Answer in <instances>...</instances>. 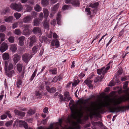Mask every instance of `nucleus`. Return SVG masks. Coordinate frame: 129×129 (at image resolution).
<instances>
[{
    "label": "nucleus",
    "mask_w": 129,
    "mask_h": 129,
    "mask_svg": "<svg viewBox=\"0 0 129 129\" xmlns=\"http://www.w3.org/2000/svg\"><path fill=\"white\" fill-rule=\"evenodd\" d=\"M44 15L43 13L41 12L39 15V18L41 21L43 19Z\"/></svg>",
    "instance_id": "obj_48"
},
{
    "label": "nucleus",
    "mask_w": 129,
    "mask_h": 129,
    "mask_svg": "<svg viewBox=\"0 0 129 129\" xmlns=\"http://www.w3.org/2000/svg\"><path fill=\"white\" fill-rule=\"evenodd\" d=\"M41 4L43 5L46 6L49 4L48 0H42Z\"/></svg>",
    "instance_id": "obj_38"
},
{
    "label": "nucleus",
    "mask_w": 129,
    "mask_h": 129,
    "mask_svg": "<svg viewBox=\"0 0 129 129\" xmlns=\"http://www.w3.org/2000/svg\"><path fill=\"white\" fill-rule=\"evenodd\" d=\"M58 8V4H57L54 6L52 8L51 10L53 11H56Z\"/></svg>",
    "instance_id": "obj_29"
},
{
    "label": "nucleus",
    "mask_w": 129,
    "mask_h": 129,
    "mask_svg": "<svg viewBox=\"0 0 129 129\" xmlns=\"http://www.w3.org/2000/svg\"><path fill=\"white\" fill-rule=\"evenodd\" d=\"M32 31L35 34H40L41 30V28L38 27H35L33 28Z\"/></svg>",
    "instance_id": "obj_14"
},
{
    "label": "nucleus",
    "mask_w": 129,
    "mask_h": 129,
    "mask_svg": "<svg viewBox=\"0 0 129 129\" xmlns=\"http://www.w3.org/2000/svg\"><path fill=\"white\" fill-rule=\"evenodd\" d=\"M73 0H66L65 3L67 4H68L69 3H71L72 4V3L73 1Z\"/></svg>",
    "instance_id": "obj_60"
},
{
    "label": "nucleus",
    "mask_w": 129,
    "mask_h": 129,
    "mask_svg": "<svg viewBox=\"0 0 129 129\" xmlns=\"http://www.w3.org/2000/svg\"><path fill=\"white\" fill-rule=\"evenodd\" d=\"M30 26L29 25L26 24L24 26L23 28V32L24 34L25 35H29L30 34L29 30Z\"/></svg>",
    "instance_id": "obj_6"
},
{
    "label": "nucleus",
    "mask_w": 129,
    "mask_h": 129,
    "mask_svg": "<svg viewBox=\"0 0 129 129\" xmlns=\"http://www.w3.org/2000/svg\"><path fill=\"white\" fill-rule=\"evenodd\" d=\"M51 24L54 26L56 24V21L55 19H53L51 22Z\"/></svg>",
    "instance_id": "obj_55"
},
{
    "label": "nucleus",
    "mask_w": 129,
    "mask_h": 129,
    "mask_svg": "<svg viewBox=\"0 0 129 129\" xmlns=\"http://www.w3.org/2000/svg\"><path fill=\"white\" fill-rule=\"evenodd\" d=\"M61 12H59L57 14V17H56V20L57 22V24L59 25H60V20L61 18Z\"/></svg>",
    "instance_id": "obj_19"
},
{
    "label": "nucleus",
    "mask_w": 129,
    "mask_h": 129,
    "mask_svg": "<svg viewBox=\"0 0 129 129\" xmlns=\"http://www.w3.org/2000/svg\"><path fill=\"white\" fill-rule=\"evenodd\" d=\"M18 25V23L16 22L15 23L13 24L12 28L14 29L16 28Z\"/></svg>",
    "instance_id": "obj_50"
},
{
    "label": "nucleus",
    "mask_w": 129,
    "mask_h": 129,
    "mask_svg": "<svg viewBox=\"0 0 129 129\" xmlns=\"http://www.w3.org/2000/svg\"><path fill=\"white\" fill-rule=\"evenodd\" d=\"M25 39V37L23 36H21L18 38L19 45L20 46H22L24 44V41Z\"/></svg>",
    "instance_id": "obj_15"
},
{
    "label": "nucleus",
    "mask_w": 129,
    "mask_h": 129,
    "mask_svg": "<svg viewBox=\"0 0 129 129\" xmlns=\"http://www.w3.org/2000/svg\"><path fill=\"white\" fill-rule=\"evenodd\" d=\"M88 99L80 100L78 106L77 104L73 103V100H70L69 105L72 113L71 115L72 118L76 120H77L78 121L80 120L78 118L82 117L84 112L86 113H89L90 114L93 115L96 113H100V110H102L101 104L96 107L92 106L88 107L85 106V105L88 103Z\"/></svg>",
    "instance_id": "obj_1"
},
{
    "label": "nucleus",
    "mask_w": 129,
    "mask_h": 129,
    "mask_svg": "<svg viewBox=\"0 0 129 129\" xmlns=\"http://www.w3.org/2000/svg\"><path fill=\"white\" fill-rule=\"evenodd\" d=\"M35 112L34 110H33L32 109H30L28 112L27 114L29 115H31L35 113Z\"/></svg>",
    "instance_id": "obj_43"
},
{
    "label": "nucleus",
    "mask_w": 129,
    "mask_h": 129,
    "mask_svg": "<svg viewBox=\"0 0 129 129\" xmlns=\"http://www.w3.org/2000/svg\"><path fill=\"white\" fill-rule=\"evenodd\" d=\"M34 9L35 11L37 12H40L41 10V8L40 6L38 4H36V6L34 7Z\"/></svg>",
    "instance_id": "obj_25"
},
{
    "label": "nucleus",
    "mask_w": 129,
    "mask_h": 129,
    "mask_svg": "<svg viewBox=\"0 0 129 129\" xmlns=\"http://www.w3.org/2000/svg\"><path fill=\"white\" fill-rule=\"evenodd\" d=\"M38 48L36 46H34L32 49V51L33 53L35 54V53H36L37 51Z\"/></svg>",
    "instance_id": "obj_47"
},
{
    "label": "nucleus",
    "mask_w": 129,
    "mask_h": 129,
    "mask_svg": "<svg viewBox=\"0 0 129 129\" xmlns=\"http://www.w3.org/2000/svg\"><path fill=\"white\" fill-rule=\"evenodd\" d=\"M17 45L15 44L11 45L10 47V50L13 53L15 52L17 50Z\"/></svg>",
    "instance_id": "obj_16"
},
{
    "label": "nucleus",
    "mask_w": 129,
    "mask_h": 129,
    "mask_svg": "<svg viewBox=\"0 0 129 129\" xmlns=\"http://www.w3.org/2000/svg\"><path fill=\"white\" fill-rule=\"evenodd\" d=\"M37 71V69H36L35 70L34 72L32 74V76L30 78V80L31 81L33 80L34 78L35 77V76L36 74V72Z\"/></svg>",
    "instance_id": "obj_37"
},
{
    "label": "nucleus",
    "mask_w": 129,
    "mask_h": 129,
    "mask_svg": "<svg viewBox=\"0 0 129 129\" xmlns=\"http://www.w3.org/2000/svg\"><path fill=\"white\" fill-rule=\"evenodd\" d=\"M58 37V36L56 33H54L53 35V37L55 39H56Z\"/></svg>",
    "instance_id": "obj_63"
},
{
    "label": "nucleus",
    "mask_w": 129,
    "mask_h": 129,
    "mask_svg": "<svg viewBox=\"0 0 129 129\" xmlns=\"http://www.w3.org/2000/svg\"><path fill=\"white\" fill-rule=\"evenodd\" d=\"M15 37L12 36L9 37L8 39V40L9 42L11 43H14V41Z\"/></svg>",
    "instance_id": "obj_33"
},
{
    "label": "nucleus",
    "mask_w": 129,
    "mask_h": 129,
    "mask_svg": "<svg viewBox=\"0 0 129 129\" xmlns=\"http://www.w3.org/2000/svg\"><path fill=\"white\" fill-rule=\"evenodd\" d=\"M23 60L26 62H27L31 57V55L29 56V54H25L22 56Z\"/></svg>",
    "instance_id": "obj_11"
},
{
    "label": "nucleus",
    "mask_w": 129,
    "mask_h": 129,
    "mask_svg": "<svg viewBox=\"0 0 129 129\" xmlns=\"http://www.w3.org/2000/svg\"><path fill=\"white\" fill-rule=\"evenodd\" d=\"M109 66H108L106 68L103 67L101 69H97V73L99 75L102 74L104 75L107 72V71L109 69Z\"/></svg>",
    "instance_id": "obj_5"
},
{
    "label": "nucleus",
    "mask_w": 129,
    "mask_h": 129,
    "mask_svg": "<svg viewBox=\"0 0 129 129\" xmlns=\"http://www.w3.org/2000/svg\"><path fill=\"white\" fill-rule=\"evenodd\" d=\"M128 84V82L127 81H125L123 85V88L125 89H126L127 87Z\"/></svg>",
    "instance_id": "obj_53"
},
{
    "label": "nucleus",
    "mask_w": 129,
    "mask_h": 129,
    "mask_svg": "<svg viewBox=\"0 0 129 129\" xmlns=\"http://www.w3.org/2000/svg\"><path fill=\"white\" fill-rule=\"evenodd\" d=\"M17 69L19 72H20L22 71V66L21 64L18 63L17 65Z\"/></svg>",
    "instance_id": "obj_26"
},
{
    "label": "nucleus",
    "mask_w": 129,
    "mask_h": 129,
    "mask_svg": "<svg viewBox=\"0 0 129 129\" xmlns=\"http://www.w3.org/2000/svg\"><path fill=\"white\" fill-rule=\"evenodd\" d=\"M99 5L98 3H96L94 4H91L89 6V7H91L92 8H96Z\"/></svg>",
    "instance_id": "obj_27"
},
{
    "label": "nucleus",
    "mask_w": 129,
    "mask_h": 129,
    "mask_svg": "<svg viewBox=\"0 0 129 129\" xmlns=\"http://www.w3.org/2000/svg\"><path fill=\"white\" fill-rule=\"evenodd\" d=\"M13 20V16H10L5 19V21L7 22H10Z\"/></svg>",
    "instance_id": "obj_24"
},
{
    "label": "nucleus",
    "mask_w": 129,
    "mask_h": 129,
    "mask_svg": "<svg viewBox=\"0 0 129 129\" xmlns=\"http://www.w3.org/2000/svg\"><path fill=\"white\" fill-rule=\"evenodd\" d=\"M79 82L77 81V80H75L73 83L72 84V85L73 86H75L77 85L79 83Z\"/></svg>",
    "instance_id": "obj_57"
},
{
    "label": "nucleus",
    "mask_w": 129,
    "mask_h": 129,
    "mask_svg": "<svg viewBox=\"0 0 129 129\" xmlns=\"http://www.w3.org/2000/svg\"><path fill=\"white\" fill-rule=\"evenodd\" d=\"M124 30L123 29H122L121 31L119 34V35L120 36H121L123 34Z\"/></svg>",
    "instance_id": "obj_64"
},
{
    "label": "nucleus",
    "mask_w": 129,
    "mask_h": 129,
    "mask_svg": "<svg viewBox=\"0 0 129 129\" xmlns=\"http://www.w3.org/2000/svg\"><path fill=\"white\" fill-rule=\"evenodd\" d=\"M33 17L30 15H27L23 19V21L24 23H30L32 21Z\"/></svg>",
    "instance_id": "obj_7"
},
{
    "label": "nucleus",
    "mask_w": 129,
    "mask_h": 129,
    "mask_svg": "<svg viewBox=\"0 0 129 129\" xmlns=\"http://www.w3.org/2000/svg\"><path fill=\"white\" fill-rule=\"evenodd\" d=\"M69 7L68 5H64L62 8V9L63 10H64L68 9Z\"/></svg>",
    "instance_id": "obj_49"
},
{
    "label": "nucleus",
    "mask_w": 129,
    "mask_h": 129,
    "mask_svg": "<svg viewBox=\"0 0 129 129\" xmlns=\"http://www.w3.org/2000/svg\"><path fill=\"white\" fill-rule=\"evenodd\" d=\"M6 27L4 25H2L0 26V31L3 32L5 30Z\"/></svg>",
    "instance_id": "obj_45"
},
{
    "label": "nucleus",
    "mask_w": 129,
    "mask_h": 129,
    "mask_svg": "<svg viewBox=\"0 0 129 129\" xmlns=\"http://www.w3.org/2000/svg\"><path fill=\"white\" fill-rule=\"evenodd\" d=\"M59 45V41L57 40H55V45L56 47L58 46Z\"/></svg>",
    "instance_id": "obj_61"
},
{
    "label": "nucleus",
    "mask_w": 129,
    "mask_h": 129,
    "mask_svg": "<svg viewBox=\"0 0 129 129\" xmlns=\"http://www.w3.org/2000/svg\"><path fill=\"white\" fill-rule=\"evenodd\" d=\"M4 69L6 72H7L8 70H10L13 68V66L12 63L9 62L7 61L5 62Z\"/></svg>",
    "instance_id": "obj_4"
},
{
    "label": "nucleus",
    "mask_w": 129,
    "mask_h": 129,
    "mask_svg": "<svg viewBox=\"0 0 129 129\" xmlns=\"http://www.w3.org/2000/svg\"><path fill=\"white\" fill-rule=\"evenodd\" d=\"M93 124L95 126L98 125V126L100 127L102 126L103 125L102 123L100 121L95 122Z\"/></svg>",
    "instance_id": "obj_30"
},
{
    "label": "nucleus",
    "mask_w": 129,
    "mask_h": 129,
    "mask_svg": "<svg viewBox=\"0 0 129 129\" xmlns=\"http://www.w3.org/2000/svg\"><path fill=\"white\" fill-rule=\"evenodd\" d=\"M7 117L6 115L4 114L1 116V118L2 119H4L6 118Z\"/></svg>",
    "instance_id": "obj_58"
},
{
    "label": "nucleus",
    "mask_w": 129,
    "mask_h": 129,
    "mask_svg": "<svg viewBox=\"0 0 129 129\" xmlns=\"http://www.w3.org/2000/svg\"><path fill=\"white\" fill-rule=\"evenodd\" d=\"M38 13L35 11H33L31 13V15L33 17H36Z\"/></svg>",
    "instance_id": "obj_51"
},
{
    "label": "nucleus",
    "mask_w": 129,
    "mask_h": 129,
    "mask_svg": "<svg viewBox=\"0 0 129 129\" xmlns=\"http://www.w3.org/2000/svg\"><path fill=\"white\" fill-rule=\"evenodd\" d=\"M85 11L87 12V14L88 15H90L91 14L90 9L89 8H86L85 9Z\"/></svg>",
    "instance_id": "obj_44"
},
{
    "label": "nucleus",
    "mask_w": 129,
    "mask_h": 129,
    "mask_svg": "<svg viewBox=\"0 0 129 129\" xmlns=\"http://www.w3.org/2000/svg\"><path fill=\"white\" fill-rule=\"evenodd\" d=\"M8 48V45L7 44L5 43L4 42L2 43L0 47V50L1 52L3 53L6 51Z\"/></svg>",
    "instance_id": "obj_8"
},
{
    "label": "nucleus",
    "mask_w": 129,
    "mask_h": 129,
    "mask_svg": "<svg viewBox=\"0 0 129 129\" xmlns=\"http://www.w3.org/2000/svg\"><path fill=\"white\" fill-rule=\"evenodd\" d=\"M3 59L4 60H8L9 58V54L7 53H4L2 55Z\"/></svg>",
    "instance_id": "obj_23"
},
{
    "label": "nucleus",
    "mask_w": 129,
    "mask_h": 129,
    "mask_svg": "<svg viewBox=\"0 0 129 129\" xmlns=\"http://www.w3.org/2000/svg\"><path fill=\"white\" fill-rule=\"evenodd\" d=\"M14 16L17 19H18L21 16V14L17 12L15 13Z\"/></svg>",
    "instance_id": "obj_35"
},
{
    "label": "nucleus",
    "mask_w": 129,
    "mask_h": 129,
    "mask_svg": "<svg viewBox=\"0 0 129 129\" xmlns=\"http://www.w3.org/2000/svg\"><path fill=\"white\" fill-rule=\"evenodd\" d=\"M93 81L90 79H87L84 81V82L87 84H91L92 82Z\"/></svg>",
    "instance_id": "obj_39"
},
{
    "label": "nucleus",
    "mask_w": 129,
    "mask_h": 129,
    "mask_svg": "<svg viewBox=\"0 0 129 129\" xmlns=\"http://www.w3.org/2000/svg\"><path fill=\"white\" fill-rule=\"evenodd\" d=\"M5 35L4 34L2 33H1L0 34V37L1 41H0V44L1 43L2 41H4L5 40Z\"/></svg>",
    "instance_id": "obj_31"
},
{
    "label": "nucleus",
    "mask_w": 129,
    "mask_h": 129,
    "mask_svg": "<svg viewBox=\"0 0 129 129\" xmlns=\"http://www.w3.org/2000/svg\"><path fill=\"white\" fill-rule=\"evenodd\" d=\"M43 12L45 16H48V11L47 9H43Z\"/></svg>",
    "instance_id": "obj_41"
},
{
    "label": "nucleus",
    "mask_w": 129,
    "mask_h": 129,
    "mask_svg": "<svg viewBox=\"0 0 129 129\" xmlns=\"http://www.w3.org/2000/svg\"><path fill=\"white\" fill-rule=\"evenodd\" d=\"M19 122L20 124L22 126H23L25 129H28V127L26 122L20 120L19 121Z\"/></svg>",
    "instance_id": "obj_17"
},
{
    "label": "nucleus",
    "mask_w": 129,
    "mask_h": 129,
    "mask_svg": "<svg viewBox=\"0 0 129 129\" xmlns=\"http://www.w3.org/2000/svg\"><path fill=\"white\" fill-rule=\"evenodd\" d=\"M49 22L47 21H45L43 25L45 28L48 29L49 27Z\"/></svg>",
    "instance_id": "obj_34"
},
{
    "label": "nucleus",
    "mask_w": 129,
    "mask_h": 129,
    "mask_svg": "<svg viewBox=\"0 0 129 129\" xmlns=\"http://www.w3.org/2000/svg\"><path fill=\"white\" fill-rule=\"evenodd\" d=\"M25 6L27 7L26 10L27 12H30L32 10L31 7L28 5H25Z\"/></svg>",
    "instance_id": "obj_46"
},
{
    "label": "nucleus",
    "mask_w": 129,
    "mask_h": 129,
    "mask_svg": "<svg viewBox=\"0 0 129 129\" xmlns=\"http://www.w3.org/2000/svg\"><path fill=\"white\" fill-rule=\"evenodd\" d=\"M14 33L15 34L18 35H20L21 33V32L20 30L18 29H15L14 31Z\"/></svg>",
    "instance_id": "obj_32"
},
{
    "label": "nucleus",
    "mask_w": 129,
    "mask_h": 129,
    "mask_svg": "<svg viewBox=\"0 0 129 129\" xmlns=\"http://www.w3.org/2000/svg\"><path fill=\"white\" fill-rule=\"evenodd\" d=\"M46 89L47 91L50 93H54L56 91V89L55 88L52 87L50 88L49 86H46Z\"/></svg>",
    "instance_id": "obj_12"
},
{
    "label": "nucleus",
    "mask_w": 129,
    "mask_h": 129,
    "mask_svg": "<svg viewBox=\"0 0 129 129\" xmlns=\"http://www.w3.org/2000/svg\"><path fill=\"white\" fill-rule=\"evenodd\" d=\"M50 72L53 74H55L57 73V69L56 68L52 69L49 70Z\"/></svg>",
    "instance_id": "obj_40"
},
{
    "label": "nucleus",
    "mask_w": 129,
    "mask_h": 129,
    "mask_svg": "<svg viewBox=\"0 0 129 129\" xmlns=\"http://www.w3.org/2000/svg\"><path fill=\"white\" fill-rule=\"evenodd\" d=\"M25 112L20 111L19 116L22 117H23L25 116Z\"/></svg>",
    "instance_id": "obj_56"
},
{
    "label": "nucleus",
    "mask_w": 129,
    "mask_h": 129,
    "mask_svg": "<svg viewBox=\"0 0 129 129\" xmlns=\"http://www.w3.org/2000/svg\"><path fill=\"white\" fill-rule=\"evenodd\" d=\"M14 111L15 114L19 116L20 111L17 110H14Z\"/></svg>",
    "instance_id": "obj_54"
},
{
    "label": "nucleus",
    "mask_w": 129,
    "mask_h": 129,
    "mask_svg": "<svg viewBox=\"0 0 129 129\" xmlns=\"http://www.w3.org/2000/svg\"><path fill=\"white\" fill-rule=\"evenodd\" d=\"M48 108L47 107L43 109V112H44L45 113H47L48 111Z\"/></svg>",
    "instance_id": "obj_59"
},
{
    "label": "nucleus",
    "mask_w": 129,
    "mask_h": 129,
    "mask_svg": "<svg viewBox=\"0 0 129 129\" xmlns=\"http://www.w3.org/2000/svg\"><path fill=\"white\" fill-rule=\"evenodd\" d=\"M72 125L73 127L71 126H69L67 129H80V127L79 125L77 124V123L74 121L72 122Z\"/></svg>",
    "instance_id": "obj_10"
},
{
    "label": "nucleus",
    "mask_w": 129,
    "mask_h": 129,
    "mask_svg": "<svg viewBox=\"0 0 129 129\" xmlns=\"http://www.w3.org/2000/svg\"><path fill=\"white\" fill-rule=\"evenodd\" d=\"M36 98L38 99H40L42 98V95L41 93L38 91H36L35 92Z\"/></svg>",
    "instance_id": "obj_22"
},
{
    "label": "nucleus",
    "mask_w": 129,
    "mask_h": 129,
    "mask_svg": "<svg viewBox=\"0 0 129 129\" xmlns=\"http://www.w3.org/2000/svg\"><path fill=\"white\" fill-rule=\"evenodd\" d=\"M37 71V69H36L35 70L34 72L32 74V76L30 78V80L31 81L33 80L34 78L35 77V76L36 74V72Z\"/></svg>",
    "instance_id": "obj_36"
},
{
    "label": "nucleus",
    "mask_w": 129,
    "mask_h": 129,
    "mask_svg": "<svg viewBox=\"0 0 129 129\" xmlns=\"http://www.w3.org/2000/svg\"><path fill=\"white\" fill-rule=\"evenodd\" d=\"M122 101V100L120 98L116 99H111L108 98L106 101H105L104 102L101 103L102 106V111L100 110V113H102L103 111V107H107L110 112L114 113L115 112H118L121 111V108L119 107H111L110 106L112 104L113 105L115 106L119 104Z\"/></svg>",
    "instance_id": "obj_2"
},
{
    "label": "nucleus",
    "mask_w": 129,
    "mask_h": 129,
    "mask_svg": "<svg viewBox=\"0 0 129 129\" xmlns=\"http://www.w3.org/2000/svg\"><path fill=\"white\" fill-rule=\"evenodd\" d=\"M20 56L17 54H15L13 55V60L14 63L16 64L19 60Z\"/></svg>",
    "instance_id": "obj_13"
},
{
    "label": "nucleus",
    "mask_w": 129,
    "mask_h": 129,
    "mask_svg": "<svg viewBox=\"0 0 129 129\" xmlns=\"http://www.w3.org/2000/svg\"><path fill=\"white\" fill-rule=\"evenodd\" d=\"M69 93L68 92H66L64 93V96L65 97H67L69 96Z\"/></svg>",
    "instance_id": "obj_62"
},
{
    "label": "nucleus",
    "mask_w": 129,
    "mask_h": 129,
    "mask_svg": "<svg viewBox=\"0 0 129 129\" xmlns=\"http://www.w3.org/2000/svg\"><path fill=\"white\" fill-rule=\"evenodd\" d=\"M28 39L30 40L29 46L30 47H31L37 41L36 38L35 36H33L30 37L28 38Z\"/></svg>",
    "instance_id": "obj_9"
},
{
    "label": "nucleus",
    "mask_w": 129,
    "mask_h": 129,
    "mask_svg": "<svg viewBox=\"0 0 129 129\" xmlns=\"http://www.w3.org/2000/svg\"><path fill=\"white\" fill-rule=\"evenodd\" d=\"M72 4L75 6L78 7L80 5V3L78 0L73 1Z\"/></svg>",
    "instance_id": "obj_20"
},
{
    "label": "nucleus",
    "mask_w": 129,
    "mask_h": 129,
    "mask_svg": "<svg viewBox=\"0 0 129 129\" xmlns=\"http://www.w3.org/2000/svg\"><path fill=\"white\" fill-rule=\"evenodd\" d=\"M21 81L20 80H17V87H18L19 88V85H21Z\"/></svg>",
    "instance_id": "obj_52"
},
{
    "label": "nucleus",
    "mask_w": 129,
    "mask_h": 129,
    "mask_svg": "<svg viewBox=\"0 0 129 129\" xmlns=\"http://www.w3.org/2000/svg\"><path fill=\"white\" fill-rule=\"evenodd\" d=\"M10 7L13 10L18 12H20L23 8L22 5L20 3H13L11 5Z\"/></svg>",
    "instance_id": "obj_3"
},
{
    "label": "nucleus",
    "mask_w": 129,
    "mask_h": 129,
    "mask_svg": "<svg viewBox=\"0 0 129 129\" xmlns=\"http://www.w3.org/2000/svg\"><path fill=\"white\" fill-rule=\"evenodd\" d=\"M13 121L12 120H10L7 122L6 123L5 125L7 127H9L11 126L12 123H13Z\"/></svg>",
    "instance_id": "obj_42"
},
{
    "label": "nucleus",
    "mask_w": 129,
    "mask_h": 129,
    "mask_svg": "<svg viewBox=\"0 0 129 129\" xmlns=\"http://www.w3.org/2000/svg\"><path fill=\"white\" fill-rule=\"evenodd\" d=\"M6 74L9 77H11L12 75H14V70H13L9 72H6Z\"/></svg>",
    "instance_id": "obj_28"
},
{
    "label": "nucleus",
    "mask_w": 129,
    "mask_h": 129,
    "mask_svg": "<svg viewBox=\"0 0 129 129\" xmlns=\"http://www.w3.org/2000/svg\"><path fill=\"white\" fill-rule=\"evenodd\" d=\"M41 21L39 18H36L33 21L34 24L33 25L35 26H39L40 24V21Z\"/></svg>",
    "instance_id": "obj_18"
},
{
    "label": "nucleus",
    "mask_w": 129,
    "mask_h": 129,
    "mask_svg": "<svg viewBox=\"0 0 129 129\" xmlns=\"http://www.w3.org/2000/svg\"><path fill=\"white\" fill-rule=\"evenodd\" d=\"M10 9L9 8H6L2 10L1 14L2 15H5L8 13L10 11Z\"/></svg>",
    "instance_id": "obj_21"
}]
</instances>
